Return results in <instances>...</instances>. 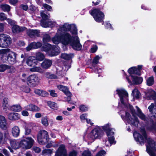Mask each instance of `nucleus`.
<instances>
[{"mask_svg": "<svg viewBox=\"0 0 156 156\" xmlns=\"http://www.w3.org/2000/svg\"><path fill=\"white\" fill-rule=\"evenodd\" d=\"M52 152V150L51 149L45 150L43 151V153H46L47 154H51Z\"/></svg>", "mask_w": 156, "mask_h": 156, "instance_id": "13d9d810", "label": "nucleus"}, {"mask_svg": "<svg viewBox=\"0 0 156 156\" xmlns=\"http://www.w3.org/2000/svg\"><path fill=\"white\" fill-rule=\"evenodd\" d=\"M100 58L98 55L96 56L94 58L93 62V65L94 64L96 65L98 63L99 60L100 59Z\"/></svg>", "mask_w": 156, "mask_h": 156, "instance_id": "49530a36", "label": "nucleus"}, {"mask_svg": "<svg viewBox=\"0 0 156 156\" xmlns=\"http://www.w3.org/2000/svg\"><path fill=\"white\" fill-rule=\"evenodd\" d=\"M11 110L14 111L19 112L21 110V107L19 105H14L10 107Z\"/></svg>", "mask_w": 156, "mask_h": 156, "instance_id": "c9c22d12", "label": "nucleus"}, {"mask_svg": "<svg viewBox=\"0 0 156 156\" xmlns=\"http://www.w3.org/2000/svg\"><path fill=\"white\" fill-rule=\"evenodd\" d=\"M142 67V65H140L138 66V67H133L129 69L128 70V72L130 74V75H132V74H136L138 75L140 74V69Z\"/></svg>", "mask_w": 156, "mask_h": 156, "instance_id": "2eb2a0df", "label": "nucleus"}, {"mask_svg": "<svg viewBox=\"0 0 156 156\" xmlns=\"http://www.w3.org/2000/svg\"><path fill=\"white\" fill-rule=\"evenodd\" d=\"M25 109L27 110L32 112H38L40 110V108L37 106L33 104L28 105L24 107Z\"/></svg>", "mask_w": 156, "mask_h": 156, "instance_id": "4be33fe9", "label": "nucleus"}, {"mask_svg": "<svg viewBox=\"0 0 156 156\" xmlns=\"http://www.w3.org/2000/svg\"><path fill=\"white\" fill-rule=\"evenodd\" d=\"M6 20L8 23L11 25L13 26L15 24L16 22L14 21L9 19H7Z\"/></svg>", "mask_w": 156, "mask_h": 156, "instance_id": "5fc2aeb1", "label": "nucleus"}, {"mask_svg": "<svg viewBox=\"0 0 156 156\" xmlns=\"http://www.w3.org/2000/svg\"><path fill=\"white\" fill-rule=\"evenodd\" d=\"M4 24L0 23V32H2L4 31Z\"/></svg>", "mask_w": 156, "mask_h": 156, "instance_id": "69168bd1", "label": "nucleus"}, {"mask_svg": "<svg viewBox=\"0 0 156 156\" xmlns=\"http://www.w3.org/2000/svg\"><path fill=\"white\" fill-rule=\"evenodd\" d=\"M116 91L120 97L122 104L126 109L127 108L130 110L132 114L133 117H131L129 114L126 111H121L119 114L121 115L122 119L124 120H126L131 125L137 127L139 121L138 118L135 115V111L133 106L127 103L128 93L123 89H117Z\"/></svg>", "mask_w": 156, "mask_h": 156, "instance_id": "f257e3e1", "label": "nucleus"}, {"mask_svg": "<svg viewBox=\"0 0 156 156\" xmlns=\"http://www.w3.org/2000/svg\"><path fill=\"white\" fill-rule=\"evenodd\" d=\"M11 51V50L9 48L0 49V56L3 62H6V59Z\"/></svg>", "mask_w": 156, "mask_h": 156, "instance_id": "4468645a", "label": "nucleus"}, {"mask_svg": "<svg viewBox=\"0 0 156 156\" xmlns=\"http://www.w3.org/2000/svg\"><path fill=\"white\" fill-rule=\"evenodd\" d=\"M55 156H67L66 151L64 145H61L60 146L56 152Z\"/></svg>", "mask_w": 156, "mask_h": 156, "instance_id": "dca6fc26", "label": "nucleus"}, {"mask_svg": "<svg viewBox=\"0 0 156 156\" xmlns=\"http://www.w3.org/2000/svg\"><path fill=\"white\" fill-rule=\"evenodd\" d=\"M79 108L80 110L83 112H85L88 110V107L84 105L80 106Z\"/></svg>", "mask_w": 156, "mask_h": 156, "instance_id": "603ef678", "label": "nucleus"}, {"mask_svg": "<svg viewBox=\"0 0 156 156\" xmlns=\"http://www.w3.org/2000/svg\"><path fill=\"white\" fill-rule=\"evenodd\" d=\"M132 94L133 95L134 98L137 99H138L139 98L140 94V92L136 88H135L133 90Z\"/></svg>", "mask_w": 156, "mask_h": 156, "instance_id": "e433bc0d", "label": "nucleus"}, {"mask_svg": "<svg viewBox=\"0 0 156 156\" xmlns=\"http://www.w3.org/2000/svg\"><path fill=\"white\" fill-rule=\"evenodd\" d=\"M22 114L23 116H28L29 115L28 112L26 110H23L22 112Z\"/></svg>", "mask_w": 156, "mask_h": 156, "instance_id": "0e129e2a", "label": "nucleus"}, {"mask_svg": "<svg viewBox=\"0 0 156 156\" xmlns=\"http://www.w3.org/2000/svg\"><path fill=\"white\" fill-rule=\"evenodd\" d=\"M11 66L5 64H2L0 65V72H3L8 69H13Z\"/></svg>", "mask_w": 156, "mask_h": 156, "instance_id": "7c9ffc66", "label": "nucleus"}, {"mask_svg": "<svg viewBox=\"0 0 156 156\" xmlns=\"http://www.w3.org/2000/svg\"><path fill=\"white\" fill-rule=\"evenodd\" d=\"M90 13L97 22L100 23L103 22L104 18V14L99 9H94L91 11Z\"/></svg>", "mask_w": 156, "mask_h": 156, "instance_id": "0eeeda50", "label": "nucleus"}, {"mask_svg": "<svg viewBox=\"0 0 156 156\" xmlns=\"http://www.w3.org/2000/svg\"><path fill=\"white\" fill-rule=\"evenodd\" d=\"M36 58L39 61H41L43 60L44 58V55L41 53L38 52L36 54Z\"/></svg>", "mask_w": 156, "mask_h": 156, "instance_id": "ea45409f", "label": "nucleus"}, {"mask_svg": "<svg viewBox=\"0 0 156 156\" xmlns=\"http://www.w3.org/2000/svg\"><path fill=\"white\" fill-rule=\"evenodd\" d=\"M147 85L148 86H151L152 85L154 82V77L153 76H151L146 80Z\"/></svg>", "mask_w": 156, "mask_h": 156, "instance_id": "4c0bfd02", "label": "nucleus"}, {"mask_svg": "<svg viewBox=\"0 0 156 156\" xmlns=\"http://www.w3.org/2000/svg\"><path fill=\"white\" fill-rule=\"evenodd\" d=\"M30 71L31 72H38L41 73L43 72L42 69L40 67L37 66L30 69Z\"/></svg>", "mask_w": 156, "mask_h": 156, "instance_id": "f704fd0d", "label": "nucleus"}, {"mask_svg": "<svg viewBox=\"0 0 156 156\" xmlns=\"http://www.w3.org/2000/svg\"><path fill=\"white\" fill-rule=\"evenodd\" d=\"M5 138L7 139L10 142L12 147L14 149H18L20 147L25 149L30 148L33 146L34 140L31 137H27L26 139H22L19 142L15 140H11L8 134H5Z\"/></svg>", "mask_w": 156, "mask_h": 156, "instance_id": "39448f33", "label": "nucleus"}, {"mask_svg": "<svg viewBox=\"0 0 156 156\" xmlns=\"http://www.w3.org/2000/svg\"><path fill=\"white\" fill-rule=\"evenodd\" d=\"M60 29H58L55 36L51 38V41L54 44H58L62 43L65 45L69 44L75 50L78 51L81 50L72 42V38L69 33L66 32L62 34L60 32Z\"/></svg>", "mask_w": 156, "mask_h": 156, "instance_id": "20e7f679", "label": "nucleus"}, {"mask_svg": "<svg viewBox=\"0 0 156 156\" xmlns=\"http://www.w3.org/2000/svg\"><path fill=\"white\" fill-rule=\"evenodd\" d=\"M41 16L42 19L41 21V25L42 27H47L53 26L55 25V23L50 21L48 19L49 16L46 15L43 11L41 12Z\"/></svg>", "mask_w": 156, "mask_h": 156, "instance_id": "6e6552de", "label": "nucleus"}, {"mask_svg": "<svg viewBox=\"0 0 156 156\" xmlns=\"http://www.w3.org/2000/svg\"><path fill=\"white\" fill-rule=\"evenodd\" d=\"M73 54H68L66 53L62 54L61 55V57L66 60H69L73 57Z\"/></svg>", "mask_w": 156, "mask_h": 156, "instance_id": "473e14b6", "label": "nucleus"}, {"mask_svg": "<svg viewBox=\"0 0 156 156\" xmlns=\"http://www.w3.org/2000/svg\"><path fill=\"white\" fill-rule=\"evenodd\" d=\"M49 92L50 93V95L53 97H57V94L55 92V91L53 90H49Z\"/></svg>", "mask_w": 156, "mask_h": 156, "instance_id": "864d4df0", "label": "nucleus"}, {"mask_svg": "<svg viewBox=\"0 0 156 156\" xmlns=\"http://www.w3.org/2000/svg\"><path fill=\"white\" fill-rule=\"evenodd\" d=\"M137 110V115L142 120L145 121L147 122V119L145 115L142 112L140 109L137 106H136Z\"/></svg>", "mask_w": 156, "mask_h": 156, "instance_id": "bb28decb", "label": "nucleus"}, {"mask_svg": "<svg viewBox=\"0 0 156 156\" xmlns=\"http://www.w3.org/2000/svg\"><path fill=\"white\" fill-rule=\"evenodd\" d=\"M91 154L89 150H85L83 152L82 156H91Z\"/></svg>", "mask_w": 156, "mask_h": 156, "instance_id": "a18cd8bd", "label": "nucleus"}, {"mask_svg": "<svg viewBox=\"0 0 156 156\" xmlns=\"http://www.w3.org/2000/svg\"><path fill=\"white\" fill-rule=\"evenodd\" d=\"M17 0H9V3L12 5H14L17 2Z\"/></svg>", "mask_w": 156, "mask_h": 156, "instance_id": "774afa93", "label": "nucleus"}, {"mask_svg": "<svg viewBox=\"0 0 156 156\" xmlns=\"http://www.w3.org/2000/svg\"><path fill=\"white\" fill-rule=\"evenodd\" d=\"M33 149L34 151L36 153H39L41 151V149L40 148L37 147H34Z\"/></svg>", "mask_w": 156, "mask_h": 156, "instance_id": "6e6d98bb", "label": "nucleus"}, {"mask_svg": "<svg viewBox=\"0 0 156 156\" xmlns=\"http://www.w3.org/2000/svg\"><path fill=\"white\" fill-rule=\"evenodd\" d=\"M2 38L4 41V43L6 46V48L8 47L11 44L12 39L8 35L4 34H1Z\"/></svg>", "mask_w": 156, "mask_h": 156, "instance_id": "6ab92c4d", "label": "nucleus"}, {"mask_svg": "<svg viewBox=\"0 0 156 156\" xmlns=\"http://www.w3.org/2000/svg\"><path fill=\"white\" fill-rule=\"evenodd\" d=\"M20 8L26 11L28 9V7L27 5H22L20 6Z\"/></svg>", "mask_w": 156, "mask_h": 156, "instance_id": "680f3d73", "label": "nucleus"}, {"mask_svg": "<svg viewBox=\"0 0 156 156\" xmlns=\"http://www.w3.org/2000/svg\"><path fill=\"white\" fill-rule=\"evenodd\" d=\"M8 119L11 120H18L20 119V115L18 113L11 112L9 113L8 115Z\"/></svg>", "mask_w": 156, "mask_h": 156, "instance_id": "393cba45", "label": "nucleus"}, {"mask_svg": "<svg viewBox=\"0 0 156 156\" xmlns=\"http://www.w3.org/2000/svg\"><path fill=\"white\" fill-rule=\"evenodd\" d=\"M1 8L4 11L8 12L10 9V7L7 4H2L0 5Z\"/></svg>", "mask_w": 156, "mask_h": 156, "instance_id": "58836bf2", "label": "nucleus"}, {"mask_svg": "<svg viewBox=\"0 0 156 156\" xmlns=\"http://www.w3.org/2000/svg\"><path fill=\"white\" fill-rule=\"evenodd\" d=\"M87 116V115L86 114H83L80 116V118L81 120L83 122H85V120L86 119Z\"/></svg>", "mask_w": 156, "mask_h": 156, "instance_id": "8fccbe9b", "label": "nucleus"}, {"mask_svg": "<svg viewBox=\"0 0 156 156\" xmlns=\"http://www.w3.org/2000/svg\"><path fill=\"white\" fill-rule=\"evenodd\" d=\"M34 92L36 94L42 97H45L48 94L47 92L45 91L39 89L35 90L34 91Z\"/></svg>", "mask_w": 156, "mask_h": 156, "instance_id": "c756f323", "label": "nucleus"}, {"mask_svg": "<svg viewBox=\"0 0 156 156\" xmlns=\"http://www.w3.org/2000/svg\"><path fill=\"white\" fill-rule=\"evenodd\" d=\"M38 62L34 56H30L28 58L26 61L27 65L30 66H34L38 65Z\"/></svg>", "mask_w": 156, "mask_h": 156, "instance_id": "a211bd4d", "label": "nucleus"}, {"mask_svg": "<svg viewBox=\"0 0 156 156\" xmlns=\"http://www.w3.org/2000/svg\"><path fill=\"white\" fill-rule=\"evenodd\" d=\"M98 49V46L96 45H93L92 46V47L91 48L90 50V52L91 53H94L97 51Z\"/></svg>", "mask_w": 156, "mask_h": 156, "instance_id": "de8ad7c7", "label": "nucleus"}, {"mask_svg": "<svg viewBox=\"0 0 156 156\" xmlns=\"http://www.w3.org/2000/svg\"><path fill=\"white\" fill-rule=\"evenodd\" d=\"M102 129H103L106 132L108 137V142L110 143L107 144V143L108 142L106 141L105 143L106 146H111L112 144H115L116 141L114 140V137L113 136L115 129L111 128V125L109 123H108L103 126L98 127L94 129L88 134L87 140L92 142L96 139L101 137L103 134Z\"/></svg>", "mask_w": 156, "mask_h": 156, "instance_id": "f03ea898", "label": "nucleus"}, {"mask_svg": "<svg viewBox=\"0 0 156 156\" xmlns=\"http://www.w3.org/2000/svg\"><path fill=\"white\" fill-rule=\"evenodd\" d=\"M16 55L15 53L11 51L6 59V62L8 61L11 64H13L15 63L16 61Z\"/></svg>", "mask_w": 156, "mask_h": 156, "instance_id": "ddd939ff", "label": "nucleus"}, {"mask_svg": "<svg viewBox=\"0 0 156 156\" xmlns=\"http://www.w3.org/2000/svg\"><path fill=\"white\" fill-rule=\"evenodd\" d=\"M147 99H154L155 98L156 94L155 91L153 90H151L150 94H147Z\"/></svg>", "mask_w": 156, "mask_h": 156, "instance_id": "72a5a7b5", "label": "nucleus"}, {"mask_svg": "<svg viewBox=\"0 0 156 156\" xmlns=\"http://www.w3.org/2000/svg\"><path fill=\"white\" fill-rule=\"evenodd\" d=\"M39 31L37 30H30L27 32L28 34L30 37L33 36H38L39 35Z\"/></svg>", "mask_w": 156, "mask_h": 156, "instance_id": "c85d7f7f", "label": "nucleus"}, {"mask_svg": "<svg viewBox=\"0 0 156 156\" xmlns=\"http://www.w3.org/2000/svg\"><path fill=\"white\" fill-rule=\"evenodd\" d=\"M140 132L142 136L137 132H134L133 135L135 140L136 141L139 142L141 144L147 141V144L146 147L147 152L150 156H156V144H155L152 139L147 138L144 128L141 129Z\"/></svg>", "mask_w": 156, "mask_h": 156, "instance_id": "7ed1b4c3", "label": "nucleus"}, {"mask_svg": "<svg viewBox=\"0 0 156 156\" xmlns=\"http://www.w3.org/2000/svg\"><path fill=\"white\" fill-rule=\"evenodd\" d=\"M7 19L5 15L3 13H0V20L1 21L6 20Z\"/></svg>", "mask_w": 156, "mask_h": 156, "instance_id": "3c124183", "label": "nucleus"}, {"mask_svg": "<svg viewBox=\"0 0 156 156\" xmlns=\"http://www.w3.org/2000/svg\"><path fill=\"white\" fill-rule=\"evenodd\" d=\"M9 100L7 98H5L3 99L2 102V107L3 109L6 110L9 105Z\"/></svg>", "mask_w": 156, "mask_h": 156, "instance_id": "2f4dec72", "label": "nucleus"}, {"mask_svg": "<svg viewBox=\"0 0 156 156\" xmlns=\"http://www.w3.org/2000/svg\"><path fill=\"white\" fill-rule=\"evenodd\" d=\"M41 123L44 126H47L48 125V117L47 116L42 117Z\"/></svg>", "mask_w": 156, "mask_h": 156, "instance_id": "79ce46f5", "label": "nucleus"}, {"mask_svg": "<svg viewBox=\"0 0 156 156\" xmlns=\"http://www.w3.org/2000/svg\"><path fill=\"white\" fill-rule=\"evenodd\" d=\"M47 104L49 106L53 109H56L57 108V105L55 103L49 101L48 102Z\"/></svg>", "mask_w": 156, "mask_h": 156, "instance_id": "37998d69", "label": "nucleus"}, {"mask_svg": "<svg viewBox=\"0 0 156 156\" xmlns=\"http://www.w3.org/2000/svg\"><path fill=\"white\" fill-rule=\"evenodd\" d=\"M7 122L6 118L2 115H0V127L2 129L7 128Z\"/></svg>", "mask_w": 156, "mask_h": 156, "instance_id": "b1692460", "label": "nucleus"}, {"mask_svg": "<svg viewBox=\"0 0 156 156\" xmlns=\"http://www.w3.org/2000/svg\"><path fill=\"white\" fill-rule=\"evenodd\" d=\"M52 64L51 60L45 59L41 64V66L43 69H48L51 66Z\"/></svg>", "mask_w": 156, "mask_h": 156, "instance_id": "a878e982", "label": "nucleus"}, {"mask_svg": "<svg viewBox=\"0 0 156 156\" xmlns=\"http://www.w3.org/2000/svg\"><path fill=\"white\" fill-rule=\"evenodd\" d=\"M43 6L44 8L48 9V11H50L51 9V7L47 4H44Z\"/></svg>", "mask_w": 156, "mask_h": 156, "instance_id": "052dcab7", "label": "nucleus"}, {"mask_svg": "<svg viewBox=\"0 0 156 156\" xmlns=\"http://www.w3.org/2000/svg\"><path fill=\"white\" fill-rule=\"evenodd\" d=\"M42 44L40 42H34L30 43L26 48V50L29 51L32 49H37L41 47Z\"/></svg>", "mask_w": 156, "mask_h": 156, "instance_id": "f3484780", "label": "nucleus"}, {"mask_svg": "<svg viewBox=\"0 0 156 156\" xmlns=\"http://www.w3.org/2000/svg\"><path fill=\"white\" fill-rule=\"evenodd\" d=\"M2 34H0V47L1 48H6V46L2 38Z\"/></svg>", "mask_w": 156, "mask_h": 156, "instance_id": "c03bdc74", "label": "nucleus"}, {"mask_svg": "<svg viewBox=\"0 0 156 156\" xmlns=\"http://www.w3.org/2000/svg\"><path fill=\"white\" fill-rule=\"evenodd\" d=\"M47 50L51 56L58 55L60 53V48L58 46H51L49 44H47Z\"/></svg>", "mask_w": 156, "mask_h": 156, "instance_id": "1a4fd4ad", "label": "nucleus"}, {"mask_svg": "<svg viewBox=\"0 0 156 156\" xmlns=\"http://www.w3.org/2000/svg\"><path fill=\"white\" fill-rule=\"evenodd\" d=\"M26 30L25 27H20L19 26L14 25L12 28V32L14 34H16Z\"/></svg>", "mask_w": 156, "mask_h": 156, "instance_id": "5701e85b", "label": "nucleus"}, {"mask_svg": "<svg viewBox=\"0 0 156 156\" xmlns=\"http://www.w3.org/2000/svg\"><path fill=\"white\" fill-rule=\"evenodd\" d=\"M31 132V129L28 128H26L25 129V134L26 135L29 134Z\"/></svg>", "mask_w": 156, "mask_h": 156, "instance_id": "e2e57ef3", "label": "nucleus"}, {"mask_svg": "<svg viewBox=\"0 0 156 156\" xmlns=\"http://www.w3.org/2000/svg\"><path fill=\"white\" fill-rule=\"evenodd\" d=\"M57 88L59 90L63 92L67 96H70L71 95L70 92L69 91L68 87L62 85H57Z\"/></svg>", "mask_w": 156, "mask_h": 156, "instance_id": "aec40b11", "label": "nucleus"}, {"mask_svg": "<svg viewBox=\"0 0 156 156\" xmlns=\"http://www.w3.org/2000/svg\"><path fill=\"white\" fill-rule=\"evenodd\" d=\"M53 143V142H51L50 143H49L47 145V148H50L52 146H54V147H56L58 146L57 144H56L55 145H54Z\"/></svg>", "mask_w": 156, "mask_h": 156, "instance_id": "bf43d9fd", "label": "nucleus"}, {"mask_svg": "<svg viewBox=\"0 0 156 156\" xmlns=\"http://www.w3.org/2000/svg\"><path fill=\"white\" fill-rule=\"evenodd\" d=\"M27 80L28 83H30V85H36L40 82L41 79L37 75L33 74L28 77Z\"/></svg>", "mask_w": 156, "mask_h": 156, "instance_id": "f8f14e48", "label": "nucleus"}, {"mask_svg": "<svg viewBox=\"0 0 156 156\" xmlns=\"http://www.w3.org/2000/svg\"><path fill=\"white\" fill-rule=\"evenodd\" d=\"M77 152L75 151L70 152L69 154V156H76Z\"/></svg>", "mask_w": 156, "mask_h": 156, "instance_id": "4d7b16f0", "label": "nucleus"}, {"mask_svg": "<svg viewBox=\"0 0 156 156\" xmlns=\"http://www.w3.org/2000/svg\"><path fill=\"white\" fill-rule=\"evenodd\" d=\"M150 113L154 118L156 117V103H152L148 108Z\"/></svg>", "mask_w": 156, "mask_h": 156, "instance_id": "412c9836", "label": "nucleus"}, {"mask_svg": "<svg viewBox=\"0 0 156 156\" xmlns=\"http://www.w3.org/2000/svg\"><path fill=\"white\" fill-rule=\"evenodd\" d=\"M105 151L103 150L100 151L95 156H105L106 154Z\"/></svg>", "mask_w": 156, "mask_h": 156, "instance_id": "09e8293b", "label": "nucleus"}, {"mask_svg": "<svg viewBox=\"0 0 156 156\" xmlns=\"http://www.w3.org/2000/svg\"><path fill=\"white\" fill-rule=\"evenodd\" d=\"M51 40V37L48 34H46L44 35L43 39L44 43L45 44L47 42H49Z\"/></svg>", "mask_w": 156, "mask_h": 156, "instance_id": "a19ab883", "label": "nucleus"}, {"mask_svg": "<svg viewBox=\"0 0 156 156\" xmlns=\"http://www.w3.org/2000/svg\"><path fill=\"white\" fill-rule=\"evenodd\" d=\"M60 29V32L62 34L64 31H70L71 33V36L72 38V41L81 49L82 46L80 43L79 38L77 35V30L76 26L74 24L69 25L65 23L60 26L58 29Z\"/></svg>", "mask_w": 156, "mask_h": 156, "instance_id": "423d86ee", "label": "nucleus"}, {"mask_svg": "<svg viewBox=\"0 0 156 156\" xmlns=\"http://www.w3.org/2000/svg\"><path fill=\"white\" fill-rule=\"evenodd\" d=\"M20 129L17 126H15L12 129V133L13 136L15 137H18L20 134Z\"/></svg>", "mask_w": 156, "mask_h": 156, "instance_id": "cd10ccee", "label": "nucleus"}, {"mask_svg": "<svg viewBox=\"0 0 156 156\" xmlns=\"http://www.w3.org/2000/svg\"><path fill=\"white\" fill-rule=\"evenodd\" d=\"M37 140L40 144H43L44 143V140L47 141L48 138V132L44 130H41L37 136Z\"/></svg>", "mask_w": 156, "mask_h": 156, "instance_id": "9b49d317", "label": "nucleus"}, {"mask_svg": "<svg viewBox=\"0 0 156 156\" xmlns=\"http://www.w3.org/2000/svg\"><path fill=\"white\" fill-rule=\"evenodd\" d=\"M126 78L128 83L130 84H138L141 83L143 81V79L135 76L130 75L127 76Z\"/></svg>", "mask_w": 156, "mask_h": 156, "instance_id": "9d476101", "label": "nucleus"}, {"mask_svg": "<svg viewBox=\"0 0 156 156\" xmlns=\"http://www.w3.org/2000/svg\"><path fill=\"white\" fill-rule=\"evenodd\" d=\"M3 154L6 156H10L9 152L6 149H4L3 150Z\"/></svg>", "mask_w": 156, "mask_h": 156, "instance_id": "338daca9", "label": "nucleus"}]
</instances>
